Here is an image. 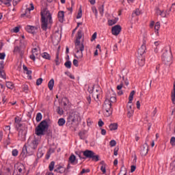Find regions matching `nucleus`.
I'll return each mask as SVG.
<instances>
[{
    "label": "nucleus",
    "instance_id": "f257e3e1",
    "mask_svg": "<svg viewBox=\"0 0 175 175\" xmlns=\"http://www.w3.org/2000/svg\"><path fill=\"white\" fill-rule=\"evenodd\" d=\"M39 145V140L34 139H29L27 140V144L23 146L22 152L21 155L25 158L27 155H33L35 152V150L38 148V146Z\"/></svg>",
    "mask_w": 175,
    "mask_h": 175
},
{
    "label": "nucleus",
    "instance_id": "f03ea898",
    "mask_svg": "<svg viewBox=\"0 0 175 175\" xmlns=\"http://www.w3.org/2000/svg\"><path fill=\"white\" fill-rule=\"evenodd\" d=\"M41 16V28L42 31H47L49 25L53 24V17L51 13L47 10H44L40 12Z\"/></svg>",
    "mask_w": 175,
    "mask_h": 175
},
{
    "label": "nucleus",
    "instance_id": "7ed1b4c3",
    "mask_svg": "<svg viewBox=\"0 0 175 175\" xmlns=\"http://www.w3.org/2000/svg\"><path fill=\"white\" fill-rule=\"evenodd\" d=\"M49 129V123L47 120H42L36 128L35 133L37 136H44L46 131Z\"/></svg>",
    "mask_w": 175,
    "mask_h": 175
},
{
    "label": "nucleus",
    "instance_id": "20e7f679",
    "mask_svg": "<svg viewBox=\"0 0 175 175\" xmlns=\"http://www.w3.org/2000/svg\"><path fill=\"white\" fill-rule=\"evenodd\" d=\"M103 111L106 117H110L113 113V107H111V103L109 99H105L103 105Z\"/></svg>",
    "mask_w": 175,
    "mask_h": 175
},
{
    "label": "nucleus",
    "instance_id": "39448f33",
    "mask_svg": "<svg viewBox=\"0 0 175 175\" xmlns=\"http://www.w3.org/2000/svg\"><path fill=\"white\" fill-rule=\"evenodd\" d=\"M172 58H173V55H172V53L165 51L163 53L162 61L165 65H167L168 66H170L173 63Z\"/></svg>",
    "mask_w": 175,
    "mask_h": 175
},
{
    "label": "nucleus",
    "instance_id": "423d86ee",
    "mask_svg": "<svg viewBox=\"0 0 175 175\" xmlns=\"http://www.w3.org/2000/svg\"><path fill=\"white\" fill-rule=\"evenodd\" d=\"M79 117L80 116H79V114L76 113V112H72L70 113V115L67 118V126H72L74 122H76V121H79Z\"/></svg>",
    "mask_w": 175,
    "mask_h": 175
},
{
    "label": "nucleus",
    "instance_id": "0eeeda50",
    "mask_svg": "<svg viewBox=\"0 0 175 175\" xmlns=\"http://www.w3.org/2000/svg\"><path fill=\"white\" fill-rule=\"evenodd\" d=\"M88 91L90 94H102V88L99 87V85H94L92 87H88Z\"/></svg>",
    "mask_w": 175,
    "mask_h": 175
},
{
    "label": "nucleus",
    "instance_id": "6e6552de",
    "mask_svg": "<svg viewBox=\"0 0 175 175\" xmlns=\"http://www.w3.org/2000/svg\"><path fill=\"white\" fill-rule=\"evenodd\" d=\"M135 94H136V92L135 90L131 91L130 93L129 97V102L127 104V111H134L133 107H132V100H133V96H135Z\"/></svg>",
    "mask_w": 175,
    "mask_h": 175
},
{
    "label": "nucleus",
    "instance_id": "1a4fd4ad",
    "mask_svg": "<svg viewBox=\"0 0 175 175\" xmlns=\"http://www.w3.org/2000/svg\"><path fill=\"white\" fill-rule=\"evenodd\" d=\"M22 41L20 40V45L18 46H16L14 48L13 50V53L14 54H16V53H18V54H19V55L21 57V58H23V55H24V49H23V46L22 44Z\"/></svg>",
    "mask_w": 175,
    "mask_h": 175
},
{
    "label": "nucleus",
    "instance_id": "9d476101",
    "mask_svg": "<svg viewBox=\"0 0 175 175\" xmlns=\"http://www.w3.org/2000/svg\"><path fill=\"white\" fill-rule=\"evenodd\" d=\"M84 40L82 42L80 41H75V51L79 53V51H84V44H83Z\"/></svg>",
    "mask_w": 175,
    "mask_h": 175
},
{
    "label": "nucleus",
    "instance_id": "9b49d317",
    "mask_svg": "<svg viewBox=\"0 0 175 175\" xmlns=\"http://www.w3.org/2000/svg\"><path fill=\"white\" fill-rule=\"evenodd\" d=\"M122 29V27H121V25H116L113 26L111 29L112 35H114L115 36H118Z\"/></svg>",
    "mask_w": 175,
    "mask_h": 175
},
{
    "label": "nucleus",
    "instance_id": "f8f14e48",
    "mask_svg": "<svg viewBox=\"0 0 175 175\" xmlns=\"http://www.w3.org/2000/svg\"><path fill=\"white\" fill-rule=\"evenodd\" d=\"M30 8H27L25 10V12L21 14V17H25L26 16L27 18H31V15H29V14L31 13V10H33V9H35V7L33 6V3H30Z\"/></svg>",
    "mask_w": 175,
    "mask_h": 175
},
{
    "label": "nucleus",
    "instance_id": "ddd939ff",
    "mask_svg": "<svg viewBox=\"0 0 175 175\" xmlns=\"http://www.w3.org/2000/svg\"><path fill=\"white\" fill-rule=\"evenodd\" d=\"M140 154L142 157H146V155L148 154V144H147V142H145L143 146L141 147Z\"/></svg>",
    "mask_w": 175,
    "mask_h": 175
},
{
    "label": "nucleus",
    "instance_id": "4468645a",
    "mask_svg": "<svg viewBox=\"0 0 175 175\" xmlns=\"http://www.w3.org/2000/svg\"><path fill=\"white\" fill-rule=\"evenodd\" d=\"M146 50H147L146 44H143L141 46V47L138 49L137 57H143V55L146 53Z\"/></svg>",
    "mask_w": 175,
    "mask_h": 175
},
{
    "label": "nucleus",
    "instance_id": "2eb2a0df",
    "mask_svg": "<svg viewBox=\"0 0 175 175\" xmlns=\"http://www.w3.org/2000/svg\"><path fill=\"white\" fill-rule=\"evenodd\" d=\"M83 156L85 157V158H89L91 159L93 155H95V152L92 150H86L83 152Z\"/></svg>",
    "mask_w": 175,
    "mask_h": 175
},
{
    "label": "nucleus",
    "instance_id": "dca6fc26",
    "mask_svg": "<svg viewBox=\"0 0 175 175\" xmlns=\"http://www.w3.org/2000/svg\"><path fill=\"white\" fill-rule=\"evenodd\" d=\"M57 17L59 23H64V17H65V12L59 11L57 14Z\"/></svg>",
    "mask_w": 175,
    "mask_h": 175
},
{
    "label": "nucleus",
    "instance_id": "f3484780",
    "mask_svg": "<svg viewBox=\"0 0 175 175\" xmlns=\"http://www.w3.org/2000/svg\"><path fill=\"white\" fill-rule=\"evenodd\" d=\"M92 97L94 98L95 102H96L98 105L99 103H100V100L99 99V98H100V94L99 93H92Z\"/></svg>",
    "mask_w": 175,
    "mask_h": 175
},
{
    "label": "nucleus",
    "instance_id": "a211bd4d",
    "mask_svg": "<svg viewBox=\"0 0 175 175\" xmlns=\"http://www.w3.org/2000/svg\"><path fill=\"white\" fill-rule=\"evenodd\" d=\"M65 170H66L65 167L62 166H59L54 170V172L56 173H60V174H62V173H65Z\"/></svg>",
    "mask_w": 175,
    "mask_h": 175
},
{
    "label": "nucleus",
    "instance_id": "6ab92c4d",
    "mask_svg": "<svg viewBox=\"0 0 175 175\" xmlns=\"http://www.w3.org/2000/svg\"><path fill=\"white\" fill-rule=\"evenodd\" d=\"M81 38H83V30L79 29L76 35L75 42H80V39H81Z\"/></svg>",
    "mask_w": 175,
    "mask_h": 175
},
{
    "label": "nucleus",
    "instance_id": "aec40b11",
    "mask_svg": "<svg viewBox=\"0 0 175 175\" xmlns=\"http://www.w3.org/2000/svg\"><path fill=\"white\" fill-rule=\"evenodd\" d=\"M27 32H29V33H35V31H36V29H38L37 27H33V26H27L26 28Z\"/></svg>",
    "mask_w": 175,
    "mask_h": 175
},
{
    "label": "nucleus",
    "instance_id": "412c9836",
    "mask_svg": "<svg viewBox=\"0 0 175 175\" xmlns=\"http://www.w3.org/2000/svg\"><path fill=\"white\" fill-rule=\"evenodd\" d=\"M146 64V59L144 57H138V65L139 66H144V64Z\"/></svg>",
    "mask_w": 175,
    "mask_h": 175
},
{
    "label": "nucleus",
    "instance_id": "4be33fe9",
    "mask_svg": "<svg viewBox=\"0 0 175 175\" xmlns=\"http://www.w3.org/2000/svg\"><path fill=\"white\" fill-rule=\"evenodd\" d=\"M172 102L173 105H175V82L173 85V90L171 92Z\"/></svg>",
    "mask_w": 175,
    "mask_h": 175
},
{
    "label": "nucleus",
    "instance_id": "5701e85b",
    "mask_svg": "<svg viewBox=\"0 0 175 175\" xmlns=\"http://www.w3.org/2000/svg\"><path fill=\"white\" fill-rule=\"evenodd\" d=\"M23 169L24 170H25V167L24 166V165L23 164H20L18 167H17V170L19 172V174L18 175H22L24 174L25 172H23Z\"/></svg>",
    "mask_w": 175,
    "mask_h": 175
},
{
    "label": "nucleus",
    "instance_id": "b1692460",
    "mask_svg": "<svg viewBox=\"0 0 175 175\" xmlns=\"http://www.w3.org/2000/svg\"><path fill=\"white\" fill-rule=\"evenodd\" d=\"M110 131H117L118 129V124L111 123L109 126Z\"/></svg>",
    "mask_w": 175,
    "mask_h": 175
},
{
    "label": "nucleus",
    "instance_id": "393cba45",
    "mask_svg": "<svg viewBox=\"0 0 175 175\" xmlns=\"http://www.w3.org/2000/svg\"><path fill=\"white\" fill-rule=\"evenodd\" d=\"M76 54L75 55V58H77V59H81L83 58V51H75Z\"/></svg>",
    "mask_w": 175,
    "mask_h": 175
},
{
    "label": "nucleus",
    "instance_id": "a878e982",
    "mask_svg": "<svg viewBox=\"0 0 175 175\" xmlns=\"http://www.w3.org/2000/svg\"><path fill=\"white\" fill-rule=\"evenodd\" d=\"M157 14H159V16H161V17H167V11H165V12H164L159 8L157 9Z\"/></svg>",
    "mask_w": 175,
    "mask_h": 175
},
{
    "label": "nucleus",
    "instance_id": "bb28decb",
    "mask_svg": "<svg viewBox=\"0 0 175 175\" xmlns=\"http://www.w3.org/2000/svg\"><path fill=\"white\" fill-rule=\"evenodd\" d=\"M41 55L44 59H48L49 61L51 59V56L47 52L42 53Z\"/></svg>",
    "mask_w": 175,
    "mask_h": 175
},
{
    "label": "nucleus",
    "instance_id": "cd10ccee",
    "mask_svg": "<svg viewBox=\"0 0 175 175\" xmlns=\"http://www.w3.org/2000/svg\"><path fill=\"white\" fill-rule=\"evenodd\" d=\"M48 88H49L50 91H52L53 88H54V79H51L48 83Z\"/></svg>",
    "mask_w": 175,
    "mask_h": 175
},
{
    "label": "nucleus",
    "instance_id": "c85d7f7f",
    "mask_svg": "<svg viewBox=\"0 0 175 175\" xmlns=\"http://www.w3.org/2000/svg\"><path fill=\"white\" fill-rule=\"evenodd\" d=\"M75 161H76V156L72 154L68 159V163L73 164Z\"/></svg>",
    "mask_w": 175,
    "mask_h": 175
},
{
    "label": "nucleus",
    "instance_id": "c756f323",
    "mask_svg": "<svg viewBox=\"0 0 175 175\" xmlns=\"http://www.w3.org/2000/svg\"><path fill=\"white\" fill-rule=\"evenodd\" d=\"M66 121L64 119V118H59L58 120L57 124L59 126H64Z\"/></svg>",
    "mask_w": 175,
    "mask_h": 175
},
{
    "label": "nucleus",
    "instance_id": "7c9ffc66",
    "mask_svg": "<svg viewBox=\"0 0 175 175\" xmlns=\"http://www.w3.org/2000/svg\"><path fill=\"white\" fill-rule=\"evenodd\" d=\"M118 21V18H116L115 19L108 21V24L110 27H111L112 25H114V24H117Z\"/></svg>",
    "mask_w": 175,
    "mask_h": 175
},
{
    "label": "nucleus",
    "instance_id": "2f4dec72",
    "mask_svg": "<svg viewBox=\"0 0 175 175\" xmlns=\"http://www.w3.org/2000/svg\"><path fill=\"white\" fill-rule=\"evenodd\" d=\"M5 85L7 88H9L10 90H13L14 88V84L10 81L6 82Z\"/></svg>",
    "mask_w": 175,
    "mask_h": 175
},
{
    "label": "nucleus",
    "instance_id": "473e14b6",
    "mask_svg": "<svg viewBox=\"0 0 175 175\" xmlns=\"http://www.w3.org/2000/svg\"><path fill=\"white\" fill-rule=\"evenodd\" d=\"M118 175H126V168L122 166L120 169V172H119Z\"/></svg>",
    "mask_w": 175,
    "mask_h": 175
},
{
    "label": "nucleus",
    "instance_id": "72a5a7b5",
    "mask_svg": "<svg viewBox=\"0 0 175 175\" xmlns=\"http://www.w3.org/2000/svg\"><path fill=\"white\" fill-rule=\"evenodd\" d=\"M159 28H161V23H159V22L156 23L155 25H154V31L155 32H157V33H159Z\"/></svg>",
    "mask_w": 175,
    "mask_h": 175
},
{
    "label": "nucleus",
    "instance_id": "f704fd0d",
    "mask_svg": "<svg viewBox=\"0 0 175 175\" xmlns=\"http://www.w3.org/2000/svg\"><path fill=\"white\" fill-rule=\"evenodd\" d=\"M54 166H55V162L51 161L49 165V169L50 172H53V170H54Z\"/></svg>",
    "mask_w": 175,
    "mask_h": 175
},
{
    "label": "nucleus",
    "instance_id": "c9c22d12",
    "mask_svg": "<svg viewBox=\"0 0 175 175\" xmlns=\"http://www.w3.org/2000/svg\"><path fill=\"white\" fill-rule=\"evenodd\" d=\"M142 12H140V10L136 9L132 14V17H135V16H140Z\"/></svg>",
    "mask_w": 175,
    "mask_h": 175
},
{
    "label": "nucleus",
    "instance_id": "e433bc0d",
    "mask_svg": "<svg viewBox=\"0 0 175 175\" xmlns=\"http://www.w3.org/2000/svg\"><path fill=\"white\" fill-rule=\"evenodd\" d=\"M55 62L57 66L58 65H59V64H61V62H59V53L58 52H57L56 53V58L55 59Z\"/></svg>",
    "mask_w": 175,
    "mask_h": 175
},
{
    "label": "nucleus",
    "instance_id": "4c0bfd02",
    "mask_svg": "<svg viewBox=\"0 0 175 175\" xmlns=\"http://www.w3.org/2000/svg\"><path fill=\"white\" fill-rule=\"evenodd\" d=\"M42 113H38L36 117V120L37 122H40V121H42Z\"/></svg>",
    "mask_w": 175,
    "mask_h": 175
},
{
    "label": "nucleus",
    "instance_id": "58836bf2",
    "mask_svg": "<svg viewBox=\"0 0 175 175\" xmlns=\"http://www.w3.org/2000/svg\"><path fill=\"white\" fill-rule=\"evenodd\" d=\"M64 66L67 68V69H70L72 68V62L70 61H67L64 64Z\"/></svg>",
    "mask_w": 175,
    "mask_h": 175
},
{
    "label": "nucleus",
    "instance_id": "ea45409f",
    "mask_svg": "<svg viewBox=\"0 0 175 175\" xmlns=\"http://www.w3.org/2000/svg\"><path fill=\"white\" fill-rule=\"evenodd\" d=\"M32 55L38 57V55H39V52L38 51V49L34 48L33 49H32L31 51Z\"/></svg>",
    "mask_w": 175,
    "mask_h": 175
},
{
    "label": "nucleus",
    "instance_id": "a19ab883",
    "mask_svg": "<svg viewBox=\"0 0 175 175\" xmlns=\"http://www.w3.org/2000/svg\"><path fill=\"white\" fill-rule=\"evenodd\" d=\"M91 159H92V161H94V162H98V161H99V155L93 154Z\"/></svg>",
    "mask_w": 175,
    "mask_h": 175
},
{
    "label": "nucleus",
    "instance_id": "79ce46f5",
    "mask_svg": "<svg viewBox=\"0 0 175 175\" xmlns=\"http://www.w3.org/2000/svg\"><path fill=\"white\" fill-rule=\"evenodd\" d=\"M83 16V11L81 10V8H79V12L77 15V18H81Z\"/></svg>",
    "mask_w": 175,
    "mask_h": 175
},
{
    "label": "nucleus",
    "instance_id": "37998d69",
    "mask_svg": "<svg viewBox=\"0 0 175 175\" xmlns=\"http://www.w3.org/2000/svg\"><path fill=\"white\" fill-rule=\"evenodd\" d=\"M0 77H1V79H6V74L5 73L4 70H0Z\"/></svg>",
    "mask_w": 175,
    "mask_h": 175
},
{
    "label": "nucleus",
    "instance_id": "c03bdc74",
    "mask_svg": "<svg viewBox=\"0 0 175 175\" xmlns=\"http://www.w3.org/2000/svg\"><path fill=\"white\" fill-rule=\"evenodd\" d=\"M84 151H81V152H75L76 155H78V157H79L80 159H85V157H81V154H83Z\"/></svg>",
    "mask_w": 175,
    "mask_h": 175
},
{
    "label": "nucleus",
    "instance_id": "a18cd8bd",
    "mask_svg": "<svg viewBox=\"0 0 175 175\" xmlns=\"http://www.w3.org/2000/svg\"><path fill=\"white\" fill-rule=\"evenodd\" d=\"M57 114H59V116H62V114H64V109H62V108L59 107H57Z\"/></svg>",
    "mask_w": 175,
    "mask_h": 175
},
{
    "label": "nucleus",
    "instance_id": "49530a36",
    "mask_svg": "<svg viewBox=\"0 0 175 175\" xmlns=\"http://www.w3.org/2000/svg\"><path fill=\"white\" fill-rule=\"evenodd\" d=\"M116 144H117V142L114 139L111 140L109 142V146L111 147H115Z\"/></svg>",
    "mask_w": 175,
    "mask_h": 175
},
{
    "label": "nucleus",
    "instance_id": "de8ad7c7",
    "mask_svg": "<svg viewBox=\"0 0 175 175\" xmlns=\"http://www.w3.org/2000/svg\"><path fill=\"white\" fill-rule=\"evenodd\" d=\"M43 83V79L42 78H39L36 80V85H40Z\"/></svg>",
    "mask_w": 175,
    "mask_h": 175
},
{
    "label": "nucleus",
    "instance_id": "09e8293b",
    "mask_svg": "<svg viewBox=\"0 0 175 175\" xmlns=\"http://www.w3.org/2000/svg\"><path fill=\"white\" fill-rule=\"evenodd\" d=\"M86 103L88 105V106H89V105H91V96H88L86 97Z\"/></svg>",
    "mask_w": 175,
    "mask_h": 175
},
{
    "label": "nucleus",
    "instance_id": "8fccbe9b",
    "mask_svg": "<svg viewBox=\"0 0 175 175\" xmlns=\"http://www.w3.org/2000/svg\"><path fill=\"white\" fill-rule=\"evenodd\" d=\"M109 100L110 103H114V102L117 101V98H116V96H111Z\"/></svg>",
    "mask_w": 175,
    "mask_h": 175
},
{
    "label": "nucleus",
    "instance_id": "3c124183",
    "mask_svg": "<svg viewBox=\"0 0 175 175\" xmlns=\"http://www.w3.org/2000/svg\"><path fill=\"white\" fill-rule=\"evenodd\" d=\"M98 10H99L100 14L103 15V12L105 10L104 5H103L100 7H99Z\"/></svg>",
    "mask_w": 175,
    "mask_h": 175
},
{
    "label": "nucleus",
    "instance_id": "603ef678",
    "mask_svg": "<svg viewBox=\"0 0 175 175\" xmlns=\"http://www.w3.org/2000/svg\"><path fill=\"white\" fill-rule=\"evenodd\" d=\"M12 155L13 157H17L18 155V150L14 149L12 150Z\"/></svg>",
    "mask_w": 175,
    "mask_h": 175
},
{
    "label": "nucleus",
    "instance_id": "864d4df0",
    "mask_svg": "<svg viewBox=\"0 0 175 175\" xmlns=\"http://www.w3.org/2000/svg\"><path fill=\"white\" fill-rule=\"evenodd\" d=\"M127 116L131 118L133 116L134 111H127Z\"/></svg>",
    "mask_w": 175,
    "mask_h": 175
},
{
    "label": "nucleus",
    "instance_id": "5fc2aeb1",
    "mask_svg": "<svg viewBox=\"0 0 175 175\" xmlns=\"http://www.w3.org/2000/svg\"><path fill=\"white\" fill-rule=\"evenodd\" d=\"M84 173H90V169H83L82 171L80 172V174H84Z\"/></svg>",
    "mask_w": 175,
    "mask_h": 175
},
{
    "label": "nucleus",
    "instance_id": "6e6d98bb",
    "mask_svg": "<svg viewBox=\"0 0 175 175\" xmlns=\"http://www.w3.org/2000/svg\"><path fill=\"white\" fill-rule=\"evenodd\" d=\"M96 32H94L92 36V38H91V42H94V40H95V39H96Z\"/></svg>",
    "mask_w": 175,
    "mask_h": 175
},
{
    "label": "nucleus",
    "instance_id": "4d7b16f0",
    "mask_svg": "<svg viewBox=\"0 0 175 175\" xmlns=\"http://www.w3.org/2000/svg\"><path fill=\"white\" fill-rule=\"evenodd\" d=\"M92 12L94 13L96 17H98V10H96V8H92Z\"/></svg>",
    "mask_w": 175,
    "mask_h": 175
},
{
    "label": "nucleus",
    "instance_id": "13d9d810",
    "mask_svg": "<svg viewBox=\"0 0 175 175\" xmlns=\"http://www.w3.org/2000/svg\"><path fill=\"white\" fill-rule=\"evenodd\" d=\"M170 144L172 146H175V137H172L170 139Z\"/></svg>",
    "mask_w": 175,
    "mask_h": 175
},
{
    "label": "nucleus",
    "instance_id": "bf43d9fd",
    "mask_svg": "<svg viewBox=\"0 0 175 175\" xmlns=\"http://www.w3.org/2000/svg\"><path fill=\"white\" fill-rule=\"evenodd\" d=\"M100 170L103 172V174L106 173V167L105 165H102L100 167Z\"/></svg>",
    "mask_w": 175,
    "mask_h": 175
},
{
    "label": "nucleus",
    "instance_id": "052dcab7",
    "mask_svg": "<svg viewBox=\"0 0 175 175\" xmlns=\"http://www.w3.org/2000/svg\"><path fill=\"white\" fill-rule=\"evenodd\" d=\"M13 31L15 33H17L18 32H20V27H15L14 29H13Z\"/></svg>",
    "mask_w": 175,
    "mask_h": 175
},
{
    "label": "nucleus",
    "instance_id": "680f3d73",
    "mask_svg": "<svg viewBox=\"0 0 175 175\" xmlns=\"http://www.w3.org/2000/svg\"><path fill=\"white\" fill-rule=\"evenodd\" d=\"M5 57H6V54H5V53H0V59H5Z\"/></svg>",
    "mask_w": 175,
    "mask_h": 175
},
{
    "label": "nucleus",
    "instance_id": "e2e57ef3",
    "mask_svg": "<svg viewBox=\"0 0 175 175\" xmlns=\"http://www.w3.org/2000/svg\"><path fill=\"white\" fill-rule=\"evenodd\" d=\"M73 65H74V66H77V67L79 66V61L77 59H75L73 60Z\"/></svg>",
    "mask_w": 175,
    "mask_h": 175
},
{
    "label": "nucleus",
    "instance_id": "0e129e2a",
    "mask_svg": "<svg viewBox=\"0 0 175 175\" xmlns=\"http://www.w3.org/2000/svg\"><path fill=\"white\" fill-rule=\"evenodd\" d=\"M21 0H13L12 4L13 6H17V4L20 2Z\"/></svg>",
    "mask_w": 175,
    "mask_h": 175
},
{
    "label": "nucleus",
    "instance_id": "69168bd1",
    "mask_svg": "<svg viewBox=\"0 0 175 175\" xmlns=\"http://www.w3.org/2000/svg\"><path fill=\"white\" fill-rule=\"evenodd\" d=\"M84 135H85L84 132H79V136L80 139H84Z\"/></svg>",
    "mask_w": 175,
    "mask_h": 175
},
{
    "label": "nucleus",
    "instance_id": "338daca9",
    "mask_svg": "<svg viewBox=\"0 0 175 175\" xmlns=\"http://www.w3.org/2000/svg\"><path fill=\"white\" fill-rule=\"evenodd\" d=\"M23 88L24 92H26V94H27V92H28V85H23Z\"/></svg>",
    "mask_w": 175,
    "mask_h": 175
},
{
    "label": "nucleus",
    "instance_id": "774afa93",
    "mask_svg": "<svg viewBox=\"0 0 175 175\" xmlns=\"http://www.w3.org/2000/svg\"><path fill=\"white\" fill-rule=\"evenodd\" d=\"M3 64H4L3 61H1L0 62V70H3V68H4Z\"/></svg>",
    "mask_w": 175,
    "mask_h": 175
}]
</instances>
